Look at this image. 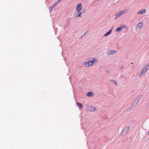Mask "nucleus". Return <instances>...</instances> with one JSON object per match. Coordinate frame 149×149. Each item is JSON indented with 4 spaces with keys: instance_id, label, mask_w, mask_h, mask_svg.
Returning a JSON list of instances; mask_svg holds the SVG:
<instances>
[{
    "instance_id": "obj_19",
    "label": "nucleus",
    "mask_w": 149,
    "mask_h": 149,
    "mask_svg": "<svg viewBox=\"0 0 149 149\" xmlns=\"http://www.w3.org/2000/svg\"><path fill=\"white\" fill-rule=\"evenodd\" d=\"M98 59H95L94 58V63H97L98 61Z\"/></svg>"
},
{
    "instance_id": "obj_3",
    "label": "nucleus",
    "mask_w": 149,
    "mask_h": 149,
    "mask_svg": "<svg viewBox=\"0 0 149 149\" xmlns=\"http://www.w3.org/2000/svg\"><path fill=\"white\" fill-rule=\"evenodd\" d=\"M129 130V127H125L121 133L122 135L125 134H127Z\"/></svg>"
},
{
    "instance_id": "obj_8",
    "label": "nucleus",
    "mask_w": 149,
    "mask_h": 149,
    "mask_svg": "<svg viewBox=\"0 0 149 149\" xmlns=\"http://www.w3.org/2000/svg\"><path fill=\"white\" fill-rule=\"evenodd\" d=\"M109 52L108 53V54L110 55H112L117 52L116 51L113 50H109Z\"/></svg>"
},
{
    "instance_id": "obj_16",
    "label": "nucleus",
    "mask_w": 149,
    "mask_h": 149,
    "mask_svg": "<svg viewBox=\"0 0 149 149\" xmlns=\"http://www.w3.org/2000/svg\"><path fill=\"white\" fill-rule=\"evenodd\" d=\"M120 16H121V15L120 14V13H119V12H118V13H117L116 15V17L115 18V20L117 18H118V17H120Z\"/></svg>"
},
{
    "instance_id": "obj_10",
    "label": "nucleus",
    "mask_w": 149,
    "mask_h": 149,
    "mask_svg": "<svg viewBox=\"0 0 149 149\" xmlns=\"http://www.w3.org/2000/svg\"><path fill=\"white\" fill-rule=\"evenodd\" d=\"M113 30V28H112L111 30H109L108 32H107L105 34L104 36V37L107 36L109 35L111 32V31Z\"/></svg>"
},
{
    "instance_id": "obj_22",
    "label": "nucleus",
    "mask_w": 149,
    "mask_h": 149,
    "mask_svg": "<svg viewBox=\"0 0 149 149\" xmlns=\"http://www.w3.org/2000/svg\"><path fill=\"white\" fill-rule=\"evenodd\" d=\"M142 70L144 72H146L147 71V70L144 68H143Z\"/></svg>"
},
{
    "instance_id": "obj_23",
    "label": "nucleus",
    "mask_w": 149,
    "mask_h": 149,
    "mask_svg": "<svg viewBox=\"0 0 149 149\" xmlns=\"http://www.w3.org/2000/svg\"><path fill=\"white\" fill-rule=\"evenodd\" d=\"M106 73L107 74H109L110 73V71L109 70H107L106 71Z\"/></svg>"
},
{
    "instance_id": "obj_4",
    "label": "nucleus",
    "mask_w": 149,
    "mask_h": 149,
    "mask_svg": "<svg viewBox=\"0 0 149 149\" xmlns=\"http://www.w3.org/2000/svg\"><path fill=\"white\" fill-rule=\"evenodd\" d=\"M125 25H123L117 28L116 29V31L118 32L122 30V29L125 28Z\"/></svg>"
},
{
    "instance_id": "obj_31",
    "label": "nucleus",
    "mask_w": 149,
    "mask_h": 149,
    "mask_svg": "<svg viewBox=\"0 0 149 149\" xmlns=\"http://www.w3.org/2000/svg\"><path fill=\"white\" fill-rule=\"evenodd\" d=\"M103 95H104V96H105V94H103Z\"/></svg>"
},
{
    "instance_id": "obj_5",
    "label": "nucleus",
    "mask_w": 149,
    "mask_h": 149,
    "mask_svg": "<svg viewBox=\"0 0 149 149\" xmlns=\"http://www.w3.org/2000/svg\"><path fill=\"white\" fill-rule=\"evenodd\" d=\"M81 4V3H79L77 6L76 9L77 11H80L82 9Z\"/></svg>"
},
{
    "instance_id": "obj_6",
    "label": "nucleus",
    "mask_w": 149,
    "mask_h": 149,
    "mask_svg": "<svg viewBox=\"0 0 149 149\" xmlns=\"http://www.w3.org/2000/svg\"><path fill=\"white\" fill-rule=\"evenodd\" d=\"M146 11V9H141L137 13V14H143L145 13Z\"/></svg>"
},
{
    "instance_id": "obj_29",
    "label": "nucleus",
    "mask_w": 149,
    "mask_h": 149,
    "mask_svg": "<svg viewBox=\"0 0 149 149\" xmlns=\"http://www.w3.org/2000/svg\"><path fill=\"white\" fill-rule=\"evenodd\" d=\"M59 1H60V2L62 0H58Z\"/></svg>"
},
{
    "instance_id": "obj_33",
    "label": "nucleus",
    "mask_w": 149,
    "mask_h": 149,
    "mask_svg": "<svg viewBox=\"0 0 149 149\" xmlns=\"http://www.w3.org/2000/svg\"><path fill=\"white\" fill-rule=\"evenodd\" d=\"M91 111H92V110H91Z\"/></svg>"
},
{
    "instance_id": "obj_20",
    "label": "nucleus",
    "mask_w": 149,
    "mask_h": 149,
    "mask_svg": "<svg viewBox=\"0 0 149 149\" xmlns=\"http://www.w3.org/2000/svg\"><path fill=\"white\" fill-rule=\"evenodd\" d=\"M56 5H55V3L54 4V5L52 6L51 7V10H50V11L51 12V11L52 10V8H54V6H55Z\"/></svg>"
},
{
    "instance_id": "obj_32",
    "label": "nucleus",
    "mask_w": 149,
    "mask_h": 149,
    "mask_svg": "<svg viewBox=\"0 0 149 149\" xmlns=\"http://www.w3.org/2000/svg\"><path fill=\"white\" fill-rule=\"evenodd\" d=\"M91 108L92 109V107H91Z\"/></svg>"
},
{
    "instance_id": "obj_13",
    "label": "nucleus",
    "mask_w": 149,
    "mask_h": 149,
    "mask_svg": "<svg viewBox=\"0 0 149 149\" xmlns=\"http://www.w3.org/2000/svg\"><path fill=\"white\" fill-rule=\"evenodd\" d=\"M110 81L111 82H113V83L115 84V85H116V86H118V84H117V82H116V81L115 80H113V79H111L110 80Z\"/></svg>"
},
{
    "instance_id": "obj_17",
    "label": "nucleus",
    "mask_w": 149,
    "mask_h": 149,
    "mask_svg": "<svg viewBox=\"0 0 149 149\" xmlns=\"http://www.w3.org/2000/svg\"><path fill=\"white\" fill-rule=\"evenodd\" d=\"M145 72L143 71L142 70L141 71V72H140V73L139 75V77H141L142 76L143 74L145 73Z\"/></svg>"
},
{
    "instance_id": "obj_12",
    "label": "nucleus",
    "mask_w": 149,
    "mask_h": 149,
    "mask_svg": "<svg viewBox=\"0 0 149 149\" xmlns=\"http://www.w3.org/2000/svg\"><path fill=\"white\" fill-rule=\"evenodd\" d=\"M84 12V10H82L81 11V12H80V11H78V13L77 14V16L78 17H79L80 15H81V14L83 13Z\"/></svg>"
},
{
    "instance_id": "obj_7",
    "label": "nucleus",
    "mask_w": 149,
    "mask_h": 149,
    "mask_svg": "<svg viewBox=\"0 0 149 149\" xmlns=\"http://www.w3.org/2000/svg\"><path fill=\"white\" fill-rule=\"evenodd\" d=\"M143 24V23L140 22L136 26V28L137 29H140L142 27V24Z\"/></svg>"
},
{
    "instance_id": "obj_28",
    "label": "nucleus",
    "mask_w": 149,
    "mask_h": 149,
    "mask_svg": "<svg viewBox=\"0 0 149 149\" xmlns=\"http://www.w3.org/2000/svg\"><path fill=\"white\" fill-rule=\"evenodd\" d=\"M101 95H102V94H100H100H99V96H100Z\"/></svg>"
},
{
    "instance_id": "obj_15",
    "label": "nucleus",
    "mask_w": 149,
    "mask_h": 149,
    "mask_svg": "<svg viewBox=\"0 0 149 149\" xmlns=\"http://www.w3.org/2000/svg\"><path fill=\"white\" fill-rule=\"evenodd\" d=\"M93 95V93L92 92H89L87 94V95L88 97H91Z\"/></svg>"
},
{
    "instance_id": "obj_27",
    "label": "nucleus",
    "mask_w": 149,
    "mask_h": 149,
    "mask_svg": "<svg viewBox=\"0 0 149 149\" xmlns=\"http://www.w3.org/2000/svg\"><path fill=\"white\" fill-rule=\"evenodd\" d=\"M148 134L149 135V131L148 132Z\"/></svg>"
},
{
    "instance_id": "obj_21",
    "label": "nucleus",
    "mask_w": 149,
    "mask_h": 149,
    "mask_svg": "<svg viewBox=\"0 0 149 149\" xmlns=\"http://www.w3.org/2000/svg\"><path fill=\"white\" fill-rule=\"evenodd\" d=\"M60 2V1L58 0L55 3V5H56Z\"/></svg>"
},
{
    "instance_id": "obj_26",
    "label": "nucleus",
    "mask_w": 149,
    "mask_h": 149,
    "mask_svg": "<svg viewBox=\"0 0 149 149\" xmlns=\"http://www.w3.org/2000/svg\"><path fill=\"white\" fill-rule=\"evenodd\" d=\"M120 68H121V69H122L123 68V67L122 66V67H121Z\"/></svg>"
},
{
    "instance_id": "obj_14",
    "label": "nucleus",
    "mask_w": 149,
    "mask_h": 149,
    "mask_svg": "<svg viewBox=\"0 0 149 149\" xmlns=\"http://www.w3.org/2000/svg\"><path fill=\"white\" fill-rule=\"evenodd\" d=\"M144 68L148 71L149 69V63L146 65L144 67Z\"/></svg>"
},
{
    "instance_id": "obj_11",
    "label": "nucleus",
    "mask_w": 149,
    "mask_h": 149,
    "mask_svg": "<svg viewBox=\"0 0 149 149\" xmlns=\"http://www.w3.org/2000/svg\"><path fill=\"white\" fill-rule=\"evenodd\" d=\"M76 104L79 107V108L82 109L83 108L82 105L81 104L78 102H77Z\"/></svg>"
},
{
    "instance_id": "obj_18",
    "label": "nucleus",
    "mask_w": 149,
    "mask_h": 149,
    "mask_svg": "<svg viewBox=\"0 0 149 149\" xmlns=\"http://www.w3.org/2000/svg\"><path fill=\"white\" fill-rule=\"evenodd\" d=\"M127 9H125L124 10H121V12L123 14V15L124 14H125V13H126L127 12Z\"/></svg>"
},
{
    "instance_id": "obj_30",
    "label": "nucleus",
    "mask_w": 149,
    "mask_h": 149,
    "mask_svg": "<svg viewBox=\"0 0 149 149\" xmlns=\"http://www.w3.org/2000/svg\"><path fill=\"white\" fill-rule=\"evenodd\" d=\"M131 64H133V63H131Z\"/></svg>"
},
{
    "instance_id": "obj_25",
    "label": "nucleus",
    "mask_w": 149,
    "mask_h": 149,
    "mask_svg": "<svg viewBox=\"0 0 149 149\" xmlns=\"http://www.w3.org/2000/svg\"><path fill=\"white\" fill-rule=\"evenodd\" d=\"M119 13H120V14L121 16L122 15H123V13H122L121 12V11H120L119 12Z\"/></svg>"
},
{
    "instance_id": "obj_9",
    "label": "nucleus",
    "mask_w": 149,
    "mask_h": 149,
    "mask_svg": "<svg viewBox=\"0 0 149 149\" xmlns=\"http://www.w3.org/2000/svg\"><path fill=\"white\" fill-rule=\"evenodd\" d=\"M134 107H135V106H132V105L131 106L127 108L126 111H131Z\"/></svg>"
},
{
    "instance_id": "obj_1",
    "label": "nucleus",
    "mask_w": 149,
    "mask_h": 149,
    "mask_svg": "<svg viewBox=\"0 0 149 149\" xmlns=\"http://www.w3.org/2000/svg\"><path fill=\"white\" fill-rule=\"evenodd\" d=\"M142 97V95L140 94L136 98L135 100L131 104L132 105V106L135 107L137 104L139 103Z\"/></svg>"
},
{
    "instance_id": "obj_2",
    "label": "nucleus",
    "mask_w": 149,
    "mask_h": 149,
    "mask_svg": "<svg viewBox=\"0 0 149 149\" xmlns=\"http://www.w3.org/2000/svg\"><path fill=\"white\" fill-rule=\"evenodd\" d=\"M88 61L83 64V65L85 67H89L92 66L93 64V60L92 58H90Z\"/></svg>"
},
{
    "instance_id": "obj_24",
    "label": "nucleus",
    "mask_w": 149,
    "mask_h": 149,
    "mask_svg": "<svg viewBox=\"0 0 149 149\" xmlns=\"http://www.w3.org/2000/svg\"><path fill=\"white\" fill-rule=\"evenodd\" d=\"M97 110V108L94 107V111H96Z\"/></svg>"
}]
</instances>
